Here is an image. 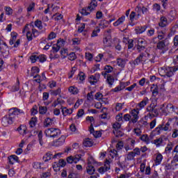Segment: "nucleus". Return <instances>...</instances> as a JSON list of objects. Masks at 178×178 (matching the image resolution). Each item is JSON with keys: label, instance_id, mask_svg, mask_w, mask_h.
Instances as JSON below:
<instances>
[{"label": "nucleus", "instance_id": "cd10ccee", "mask_svg": "<svg viewBox=\"0 0 178 178\" xmlns=\"http://www.w3.org/2000/svg\"><path fill=\"white\" fill-rule=\"evenodd\" d=\"M52 119L47 118L44 120V127H50V126H52Z\"/></svg>", "mask_w": 178, "mask_h": 178}, {"label": "nucleus", "instance_id": "9d476101", "mask_svg": "<svg viewBox=\"0 0 178 178\" xmlns=\"http://www.w3.org/2000/svg\"><path fill=\"white\" fill-rule=\"evenodd\" d=\"M66 140V136H61L58 140L54 142V147H60V145H63L65 144V141Z\"/></svg>", "mask_w": 178, "mask_h": 178}, {"label": "nucleus", "instance_id": "72a5a7b5", "mask_svg": "<svg viewBox=\"0 0 178 178\" xmlns=\"http://www.w3.org/2000/svg\"><path fill=\"white\" fill-rule=\"evenodd\" d=\"M47 112H48V108H47V106H39V113L40 115H45Z\"/></svg>", "mask_w": 178, "mask_h": 178}, {"label": "nucleus", "instance_id": "69168bd1", "mask_svg": "<svg viewBox=\"0 0 178 178\" xmlns=\"http://www.w3.org/2000/svg\"><path fill=\"white\" fill-rule=\"evenodd\" d=\"M33 73H40V68L38 67H33L31 69V76H33Z\"/></svg>", "mask_w": 178, "mask_h": 178}, {"label": "nucleus", "instance_id": "f704fd0d", "mask_svg": "<svg viewBox=\"0 0 178 178\" xmlns=\"http://www.w3.org/2000/svg\"><path fill=\"white\" fill-rule=\"evenodd\" d=\"M163 143V138L160 137L154 140V144H155L156 147H161V144Z\"/></svg>", "mask_w": 178, "mask_h": 178}, {"label": "nucleus", "instance_id": "ddd939ff", "mask_svg": "<svg viewBox=\"0 0 178 178\" xmlns=\"http://www.w3.org/2000/svg\"><path fill=\"white\" fill-rule=\"evenodd\" d=\"M113 70V67L111 65H106L104 67V71L102 72V75L104 76V79H106V76H108V73H112Z\"/></svg>", "mask_w": 178, "mask_h": 178}, {"label": "nucleus", "instance_id": "c9c22d12", "mask_svg": "<svg viewBox=\"0 0 178 178\" xmlns=\"http://www.w3.org/2000/svg\"><path fill=\"white\" fill-rule=\"evenodd\" d=\"M17 130L20 134L24 135L26 134V131L27 130V128L26 127V125H21L19 127H18Z\"/></svg>", "mask_w": 178, "mask_h": 178}, {"label": "nucleus", "instance_id": "c85d7f7f", "mask_svg": "<svg viewBox=\"0 0 178 178\" xmlns=\"http://www.w3.org/2000/svg\"><path fill=\"white\" fill-rule=\"evenodd\" d=\"M117 65H118V66H120V67H124L126 65V60L123 58H118Z\"/></svg>", "mask_w": 178, "mask_h": 178}, {"label": "nucleus", "instance_id": "3c124183", "mask_svg": "<svg viewBox=\"0 0 178 178\" xmlns=\"http://www.w3.org/2000/svg\"><path fill=\"white\" fill-rule=\"evenodd\" d=\"M68 59L70 60H76V59H77V56H76V54L72 52L69 54Z\"/></svg>", "mask_w": 178, "mask_h": 178}, {"label": "nucleus", "instance_id": "e2e57ef3", "mask_svg": "<svg viewBox=\"0 0 178 178\" xmlns=\"http://www.w3.org/2000/svg\"><path fill=\"white\" fill-rule=\"evenodd\" d=\"M38 137L39 138V143L40 144V145H42V144H44V143L42 142V131H40L39 134H38Z\"/></svg>", "mask_w": 178, "mask_h": 178}, {"label": "nucleus", "instance_id": "20e7f679", "mask_svg": "<svg viewBox=\"0 0 178 178\" xmlns=\"http://www.w3.org/2000/svg\"><path fill=\"white\" fill-rule=\"evenodd\" d=\"M44 134L46 137L55 138L56 137H58V136H60V129L58 128H48L47 129H45Z\"/></svg>", "mask_w": 178, "mask_h": 178}, {"label": "nucleus", "instance_id": "f03ea898", "mask_svg": "<svg viewBox=\"0 0 178 178\" xmlns=\"http://www.w3.org/2000/svg\"><path fill=\"white\" fill-rule=\"evenodd\" d=\"M97 6L98 3L96 1V0H92L88 7H86L81 10V15L83 16H88V15H90V12H92V10H94L95 7Z\"/></svg>", "mask_w": 178, "mask_h": 178}, {"label": "nucleus", "instance_id": "7c9ffc66", "mask_svg": "<svg viewBox=\"0 0 178 178\" xmlns=\"http://www.w3.org/2000/svg\"><path fill=\"white\" fill-rule=\"evenodd\" d=\"M122 90H124V85L122 83V82L120 83V86L115 87L114 89H113V91L114 92H119V91H122Z\"/></svg>", "mask_w": 178, "mask_h": 178}, {"label": "nucleus", "instance_id": "0e129e2a", "mask_svg": "<svg viewBox=\"0 0 178 178\" xmlns=\"http://www.w3.org/2000/svg\"><path fill=\"white\" fill-rule=\"evenodd\" d=\"M26 38H27L28 41H32L33 40V33L30 31H27Z\"/></svg>", "mask_w": 178, "mask_h": 178}, {"label": "nucleus", "instance_id": "09e8293b", "mask_svg": "<svg viewBox=\"0 0 178 178\" xmlns=\"http://www.w3.org/2000/svg\"><path fill=\"white\" fill-rule=\"evenodd\" d=\"M12 38L10 40V45H13L15 44V42L16 41V38H17V35H13V33H11Z\"/></svg>", "mask_w": 178, "mask_h": 178}, {"label": "nucleus", "instance_id": "de8ad7c7", "mask_svg": "<svg viewBox=\"0 0 178 178\" xmlns=\"http://www.w3.org/2000/svg\"><path fill=\"white\" fill-rule=\"evenodd\" d=\"M163 129L162 128V125L159 124L155 129H154V133L155 134L159 135L161 134V131H162Z\"/></svg>", "mask_w": 178, "mask_h": 178}, {"label": "nucleus", "instance_id": "bb28decb", "mask_svg": "<svg viewBox=\"0 0 178 178\" xmlns=\"http://www.w3.org/2000/svg\"><path fill=\"white\" fill-rule=\"evenodd\" d=\"M170 122H172V118L168 119V122L165 124V126L163 124H161L162 126V129L164 131H168V130H169V127H170Z\"/></svg>", "mask_w": 178, "mask_h": 178}, {"label": "nucleus", "instance_id": "774afa93", "mask_svg": "<svg viewBox=\"0 0 178 178\" xmlns=\"http://www.w3.org/2000/svg\"><path fill=\"white\" fill-rule=\"evenodd\" d=\"M56 38V34L54 32H51L48 35L47 40H54V38Z\"/></svg>", "mask_w": 178, "mask_h": 178}, {"label": "nucleus", "instance_id": "423d86ee", "mask_svg": "<svg viewBox=\"0 0 178 178\" xmlns=\"http://www.w3.org/2000/svg\"><path fill=\"white\" fill-rule=\"evenodd\" d=\"M147 54L141 53L134 61V65H140V63H145L147 60Z\"/></svg>", "mask_w": 178, "mask_h": 178}, {"label": "nucleus", "instance_id": "f8f14e48", "mask_svg": "<svg viewBox=\"0 0 178 178\" xmlns=\"http://www.w3.org/2000/svg\"><path fill=\"white\" fill-rule=\"evenodd\" d=\"M168 44H169V42H168V39H165L163 40L159 41L157 43V49H161V50L165 49Z\"/></svg>", "mask_w": 178, "mask_h": 178}, {"label": "nucleus", "instance_id": "4d7b16f0", "mask_svg": "<svg viewBox=\"0 0 178 178\" xmlns=\"http://www.w3.org/2000/svg\"><path fill=\"white\" fill-rule=\"evenodd\" d=\"M32 63H35L38 60V56L33 54L30 57Z\"/></svg>", "mask_w": 178, "mask_h": 178}, {"label": "nucleus", "instance_id": "a18cd8bd", "mask_svg": "<svg viewBox=\"0 0 178 178\" xmlns=\"http://www.w3.org/2000/svg\"><path fill=\"white\" fill-rule=\"evenodd\" d=\"M53 17L56 21L62 20V19H63V15H62V14L56 13L53 15Z\"/></svg>", "mask_w": 178, "mask_h": 178}, {"label": "nucleus", "instance_id": "4c0bfd02", "mask_svg": "<svg viewBox=\"0 0 178 178\" xmlns=\"http://www.w3.org/2000/svg\"><path fill=\"white\" fill-rule=\"evenodd\" d=\"M98 81L97 80V77H95L94 75H92L89 77V83L92 84V86L97 84Z\"/></svg>", "mask_w": 178, "mask_h": 178}, {"label": "nucleus", "instance_id": "aec40b11", "mask_svg": "<svg viewBox=\"0 0 178 178\" xmlns=\"http://www.w3.org/2000/svg\"><path fill=\"white\" fill-rule=\"evenodd\" d=\"M149 101L148 97H145L142 102L138 104V106L140 109H143L148 104Z\"/></svg>", "mask_w": 178, "mask_h": 178}, {"label": "nucleus", "instance_id": "e433bc0d", "mask_svg": "<svg viewBox=\"0 0 178 178\" xmlns=\"http://www.w3.org/2000/svg\"><path fill=\"white\" fill-rule=\"evenodd\" d=\"M68 90L70 92H72L74 95H77V94H79V89L76 87L70 86Z\"/></svg>", "mask_w": 178, "mask_h": 178}, {"label": "nucleus", "instance_id": "39448f33", "mask_svg": "<svg viewBox=\"0 0 178 178\" xmlns=\"http://www.w3.org/2000/svg\"><path fill=\"white\" fill-rule=\"evenodd\" d=\"M138 113H140V109L138 108H134L130 112L131 115V120L129 121V123H134L136 124V122H138V119L140 117H138Z\"/></svg>", "mask_w": 178, "mask_h": 178}, {"label": "nucleus", "instance_id": "c03bdc74", "mask_svg": "<svg viewBox=\"0 0 178 178\" xmlns=\"http://www.w3.org/2000/svg\"><path fill=\"white\" fill-rule=\"evenodd\" d=\"M140 140L145 143L146 144H149V138L148 137L147 135H143L140 137Z\"/></svg>", "mask_w": 178, "mask_h": 178}, {"label": "nucleus", "instance_id": "37998d69", "mask_svg": "<svg viewBox=\"0 0 178 178\" xmlns=\"http://www.w3.org/2000/svg\"><path fill=\"white\" fill-rule=\"evenodd\" d=\"M137 9L138 10H141L142 11V13L143 15H147V13H148V8L145 7V6H143L142 8L140 7V6H137Z\"/></svg>", "mask_w": 178, "mask_h": 178}, {"label": "nucleus", "instance_id": "a211bd4d", "mask_svg": "<svg viewBox=\"0 0 178 178\" xmlns=\"http://www.w3.org/2000/svg\"><path fill=\"white\" fill-rule=\"evenodd\" d=\"M103 42L105 47H112V41L111 40V37L107 36L104 38Z\"/></svg>", "mask_w": 178, "mask_h": 178}, {"label": "nucleus", "instance_id": "603ef678", "mask_svg": "<svg viewBox=\"0 0 178 178\" xmlns=\"http://www.w3.org/2000/svg\"><path fill=\"white\" fill-rule=\"evenodd\" d=\"M152 87H151V91L152 92V95L153 97H156V95H158V94L159 93V92L158 91V86H156L153 90H152Z\"/></svg>", "mask_w": 178, "mask_h": 178}, {"label": "nucleus", "instance_id": "5fc2aeb1", "mask_svg": "<svg viewBox=\"0 0 178 178\" xmlns=\"http://www.w3.org/2000/svg\"><path fill=\"white\" fill-rule=\"evenodd\" d=\"M53 52L54 54H56V52L59 51V49H60V46L58 44H54L52 47Z\"/></svg>", "mask_w": 178, "mask_h": 178}, {"label": "nucleus", "instance_id": "6e6552de", "mask_svg": "<svg viewBox=\"0 0 178 178\" xmlns=\"http://www.w3.org/2000/svg\"><path fill=\"white\" fill-rule=\"evenodd\" d=\"M178 68L175 67H168L165 70V74L164 75V77H172L175 74V72H177Z\"/></svg>", "mask_w": 178, "mask_h": 178}, {"label": "nucleus", "instance_id": "bf43d9fd", "mask_svg": "<svg viewBox=\"0 0 178 178\" xmlns=\"http://www.w3.org/2000/svg\"><path fill=\"white\" fill-rule=\"evenodd\" d=\"M78 76L81 81H84V80H86V74H84V72H79Z\"/></svg>", "mask_w": 178, "mask_h": 178}, {"label": "nucleus", "instance_id": "f257e3e1", "mask_svg": "<svg viewBox=\"0 0 178 178\" xmlns=\"http://www.w3.org/2000/svg\"><path fill=\"white\" fill-rule=\"evenodd\" d=\"M20 113H24L22 110H20L17 108H10L9 110L8 115H5L2 120L1 123L4 127L9 126V124H13V122L16 120V116Z\"/></svg>", "mask_w": 178, "mask_h": 178}, {"label": "nucleus", "instance_id": "58836bf2", "mask_svg": "<svg viewBox=\"0 0 178 178\" xmlns=\"http://www.w3.org/2000/svg\"><path fill=\"white\" fill-rule=\"evenodd\" d=\"M37 123V117H33L31 119L29 122L30 127H35V124Z\"/></svg>", "mask_w": 178, "mask_h": 178}, {"label": "nucleus", "instance_id": "4468645a", "mask_svg": "<svg viewBox=\"0 0 178 178\" xmlns=\"http://www.w3.org/2000/svg\"><path fill=\"white\" fill-rule=\"evenodd\" d=\"M89 131H90V134H93V136H94V137H95V138H98L99 137H101V136H102V134L100 133V131L94 130V126L92 125V124L89 127Z\"/></svg>", "mask_w": 178, "mask_h": 178}, {"label": "nucleus", "instance_id": "0eeeda50", "mask_svg": "<svg viewBox=\"0 0 178 178\" xmlns=\"http://www.w3.org/2000/svg\"><path fill=\"white\" fill-rule=\"evenodd\" d=\"M81 156H83L81 154H76L74 156H70L67 158V163H77L81 159Z\"/></svg>", "mask_w": 178, "mask_h": 178}, {"label": "nucleus", "instance_id": "7ed1b4c3", "mask_svg": "<svg viewBox=\"0 0 178 178\" xmlns=\"http://www.w3.org/2000/svg\"><path fill=\"white\" fill-rule=\"evenodd\" d=\"M147 112H149L148 115L150 118H158L159 116V110L156 108V105L151 104L146 108Z\"/></svg>", "mask_w": 178, "mask_h": 178}, {"label": "nucleus", "instance_id": "a878e982", "mask_svg": "<svg viewBox=\"0 0 178 178\" xmlns=\"http://www.w3.org/2000/svg\"><path fill=\"white\" fill-rule=\"evenodd\" d=\"M124 19H126V17H124V15L122 16L115 22L113 23V26H115V27L120 26V24H122V23L124 22Z\"/></svg>", "mask_w": 178, "mask_h": 178}, {"label": "nucleus", "instance_id": "473e14b6", "mask_svg": "<svg viewBox=\"0 0 178 178\" xmlns=\"http://www.w3.org/2000/svg\"><path fill=\"white\" fill-rule=\"evenodd\" d=\"M134 156H136L134 152H129L125 158V161H133L134 159Z\"/></svg>", "mask_w": 178, "mask_h": 178}, {"label": "nucleus", "instance_id": "864d4df0", "mask_svg": "<svg viewBox=\"0 0 178 178\" xmlns=\"http://www.w3.org/2000/svg\"><path fill=\"white\" fill-rule=\"evenodd\" d=\"M13 14V10L10 7H6V15L10 16Z\"/></svg>", "mask_w": 178, "mask_h": 178}, {"label": "nucleus", "instance_id": "680f3d73", "mask_svg": "<svg viewBox=\"0 0 178 178\" xmlns=\"http://www.w3.org/2000/svg\"><path fill=\"white\" fill-rule=\"evenodd\" d=\"M121 124L119 122H115L113 124V129H114V130H119V129H120L121 127Z\"/></svg>", "mask_w": 178, "mask_h": 178}, {"label": "nucleus", "instance_id": "79ce46f5", "mask_svg": "<svg viewBox=\"0 0 178 178\" xmlns=\"http://www.w3.org/2000/svg\"><path fill=\"white\" fill-rule=\"evenodd\" d=\"M35 27H38L39 30H42V22L41 20L37 19L35 22Z\"/></svg>", "mask_w": 178, "mask_h": 178}, {"label": "nucleus", "instance_id": "4be33fe9", "mask_svg": "<svg viewBox=\"0 0 178 178\" xmlns=\"http://www.w3.org/2000/svg\"><path fill=\"white\" fill-rule=\"evenodd\" d=\"M19 90H20V81L17 79L16 83L12 87L11 90L13 92H15V91H19Z\"/></svg>", "mask_w": 178, "mask_h": 178}, {"label": "nucleus", "instance_id": "052dcab7", "mask_svg": "<svg viewBox=\"0 0 178 178\" xmlns=\"http://www.w3.org/2000/svg\"><path fill=\"white\" fill-rule=\"evenodd\" d=\"M104 97V95L101 92H97L95 95V99H97V101H99L100 99H102V97Z\"/></svg>", "mask_w": 178, "mask_h": 178}, {"label": "nucleus", "instance_id": "8fccbe9b", "mask_svg": "<svg viewBox=\"0 0 178 178\" xmlns=\"http://www.w3.org/2000/svg\"><path fill=\"white\" fill-rule=\"evenodd\" d=\"M138 44L141 45V47H147V41L144 39H139L138 40Z\"/></svg>", "mask_w": 178, "mask_h": 178}, {"label": "nucleus", "instance_id": "c756f323", "mask_svg": "<svg viewBox=\"0 0 178 178\" xmlns=\"http://www.w3.org/2000/svg\"><path fill=\"white\" fill-rule=\"evenodd\" d=\"M162 159H163V156L162 154H159L155 160L156 165L158 166V165H161V162H162Z\"/></svg>", "mask_w": 178, "mask_h": 178}, {"label": "nucleus", "instance_id": "5701e85b", "mask_svg": "<svg viewBox=\"0 0 178 178\" xmlns=\"http://www.w3.org/2000/svg\"><path fill=\"white\" fill-rule=\"evenodd\" d=\"M106 77L108 84H109V86H113V83H115V79L113 78V76L111 74H107Z\"/></svg>", "mask_w": 178, "mask_h": 178}, {"label": "nucleus", "instance_id": "393cba45", "mask_svg": "<svg viewBox=\"0 0 178 178\" xmlns=\"http://www.w3.org/2000/svg\"><path fill=\"white\" fill-rule=\"evenodd\" d=\"M83 144L84 147H92L93 142L92 140L88 138L83 140Z\"/></svg>", "mask_w": 178, "mask_h": 178}, {"label": "nucleus", "instance_id": "6e6d98bb", "mask_svg": "<svg viewBox=\"0 0 178 178\" xmlns=\"http://www.w3.org/2000/svg\"><path fill=\"white\" fill-rule=\"evenodd\" d=\"M101 31V29H99V28H97L96 29H95L91 35V37H97L98 36V33H99Z\"/></svg>", "mask_w": 178, "mask_h": 178}, {"label": "nucleus", "instance_id": "ea45409f", "mask_svg": "<svg viewBox=\"0 0 178 178\" xmlns=\"http://www.w3.org/2000/svg\"><path fill=\"white\" fill-rule=\"evenodd\" d=\"M50 92H51V95H59L60 94V92H62V90L60 89V88H58V89L54 90H50Z\"/></svg>", "mask_w": 178, "mask_h": 178}, {"label": "nucleus", "instance_id": "13d9d810", "mask_svg": "<svg viewBox=\"0 0 178 178\" xmlns=\"http://www.w3.org/2000/svg\"><path fill=\"white\" fill-rule=\"evenodd\" d=\"M38 60L41 63L45 62V60H47V57H45V55L38 56Z\"/></svg>", "mask_w": 178, "mask_h": 178}, {"label": "nucleus", "instance_id": "b1692460", "mask_svg": "<svg viewBox=\"0 0 178 178\" xmlns=\"http://www.w3.org/2000/svg\"><path fill=\"white\" fill-rule=\"evenodd\" d=\"M0 51L2 54H6V52H8V44H6V42L0 44Z\"/></svg>", "mask_w": 178, "mask_h": 178}, {"label": "nucleus", "instance_id": "6ab92c4d", "mask_svg": "<svg viewBox=\"0 0 178 178\" xmlns=\"http://www.w3.org/2000/svg\"><path fill=\"white\" fill-rule=\"evenodd\" d=\"M63 104H65V100L60 98H57V99L53 102L51 106H53L54 108H56L58 105H63Z\"/></svg>", "mask_w": 178, "mask_h": 178}, {"label": "nucleus", "instance_id": "1a4fd4ad", "mask_svg": "<svg viewBox=\"0 0 178 178\" xmlns=\"http://www.w3.org/2000/svg\"><path fill=\"white\" fill-rule=\"evenodd\" d=\"M60 153L54 155L51 152H47L46 153L45 156H43V159L44 162H48V161H51V159L58 158V156H60Z\"/></svg>", "mask_w": 178, "mask_h": 178}, {"label": "nucleus", "instance_id": "dca6fc26", "mask_svg": "<svg viewBox=\"0 0 178 178\" xmlns=\"http://www.w3.org/2000/svg\"><path fill=\"white\" fill-rule=\"evenodd\" d=\"M61 109L63 116H67V115L73 113V108L67 109L66 107L61 106Z\"/></svg>", "mask_w": 178, "mask_h": 178}, {"label": "nucleus", "instance_id": "412c9836", "mask_svg": "<svg viewBox=\"0 0 178 178\" xmlns=\"http://www.w3.org/2000/svg\"><path fill=\"white\" fill-rule=\"evenodd\" d=\"M88 167L86 168L87 173L88 175H94V172H95V168H94V166L91 165V163H88Z\"/></svg>", "mask_w": 178, "mask_h": 178}, {"label": "nucleus", "instance_id": "a19ab883", "mask_svg": "<svg viewBox=\"0 0 178 178\" xmlns=\"http://www.w3.org/2000/svg\"><path fill=\"white\" fill-rule=\"evenodd\" d=\"M35 9V3L32 2L28 8H26L27 12H33V10Z\"/></svg>", "mask_w": 178, "mask_h": 178}, {"label": "nucleus", "instance_id": "338daca9", "mask_svg": "<svg viewBox=\"0 0 178 178\" xmlns=\"http://www.w3.org/2000/svg\"><path fill=\"white\" fill-rule=\"evenodd\" d=\"M173 149V144L172 143H170L168 144L167 147H165V151L170 152Z\"/></svg>", "mask_w": 178, "mask_h": 178}, {"label": "nucleus", "instance_id": "2eb2a0df", "mask_svg": "<svg viewBox=\"0 0 178 178\" xmlns=\"http://www.w3.org/2000/svg\"><path fill=\"white\" fill-rule=\"evenodd\" d=\"M144 54L146 55L145 59L147 58V59H149L151 63H155V55L149 54L147 51H145Z\"/></svg>", "mask_w": 178, "mask_h": 178}, {"label": "nucleus", "instance_id": "f3484780", "mask_svg": "<svg viewBox=\"0 0 178 178\" xmlns=\"http://www.w3.org/2000/svg\"><path fill=\"white\" fill-rule=\"evenodd\" d=\"M168 24V19L165 17L160 18V22L159 23V27H166Z\"/></svg>", "mask_w": 178, "mask_h": 178}, {"label": "nucleus", "instance_id": "9b49d317", "mask_svg": "<svg viewBox=\"0 0 178 178\" xmlns=\"http://www.w3.org/2000/svg\"><path fill=\"white\" fill-rule=\"evenodd\" d=\"M109 161H106L104 166H102L99 168H98V172L103 174L105 173V172H108V170L111 169V165H109Z\"/></svg>", "mask_w": 178, "mask_h": 178}, {"label": "nucleus", "instance_id": "49530a36", "mask_svg": "<svg viewBox=\"0 0 178 178\" xmlns=\"http://www.w3.org/2000/svg\"><path fill=\"white\" fill-rule=\"evenodd\" d=\"M114 136H115V137H122L123 136V132H122L121 131H119V129H116L114 130L113 131Z\"/></svg>", "mask_w": 178, "mask_h": 178}, {"label": "nucleus", "instance_id": "2f4dec72", "mask_svg": "<svg viewBox=\"0 0 178 178\" xmlns=\"http://www.w3.org/2000/svg\"><path fill=\"white\" fill-rule=\"evenodd\" d=\"M145 30H147V26H138L136 29L137 34H142V33H144V31H145Z\"/></svg>", "mask_w": 178, "mask_h": 178}]
</instances>
